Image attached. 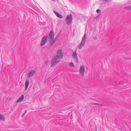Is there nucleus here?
<instances>
[{"label": "nucleus", "instance_id": "4", "mask_svg": "<svg viewBox=\"0 0 131 131\" xmlns=\"http://www.w3.org/2000/svg\"><path fill=\"white\" fill-rule=\"evenodd\" d=\"M48 38V36H44L42 38L40 43L41 46H44L47 42L48 40H49Z\"/></svg>", "mask_w": 131, "mask_h": 131}, {"label": "nucleus", "instance_id": "28", "mask_svg": "<svg viewBox=\"0 0 131 131\" xmlns=\"http://www.w3.org/2000/svg\"><path fill=\"white\" fill-rule=\"evenodd\" d=\"M26 113H25V112H24V114H25Z\"/></svg>", "mask_w": 131, "mask_h": 131}, {"label": "nucleus", "instance_id": "15", "mask_svg": "<svg viewBox=\"0 0 131 131\" xmlns=\"http://www.w3.org/2000/svg\"><path fill=\"white\" fill-rule=\"evenodd\" d=\"M89 104L92 105H97V106L99 107H101L103 106V105L102 104L98 103H90Z\"/></svg>", "mask_w": 131, "mask_h": 131}, {"label": "nucleus", "instance_id": "7", "mask_svg": "<svg viewBox=\"0 0 131 131\" xmlns=\"http://www.w3.org/2000/svg\"><path fill=\"white\" fill-rule=\"evenodd\" d=\"M29 73H27V74L28 77L29 78L30 77L34 75L36 73V71L35 70H33L29 71Z\"/></svg>", "mask_w": 131, "mask_h": 131}, {"label": "nucleus", "instance_id": "17", "mask_svg": "<svg viewBox=\"0 0 131 131\" xmlns=\"http://www.w3.org/2000/svg\"><path fill=\"white\" fill-rule=\"evenodd\" d=\"M125 8L128 9H131V6H129L126 7Z\"/></svg>", "mask_w": 131, "mask_h": 131}, {"label": "nucleus", "instance_id": "12", "mask_svg": "<svg viewBox=\"0 0 131 131\" xmlns=\"http://www.w3.org/2000/svg\"><path fill=\"white\" fill-rule=\"evenodd\" d=\"M29 80H27L26 81V82L25 83V90H26L27 89V88H28V85H29Z\"/></svg>", "mask_w": 131, "mask_h": 131}, {"label": "nucleus", "instance_id": "11", "mask_svg": "<svg viewBox=\"0 0 131 131\" xmlns=\"http://www.w3.org/2000/svg\"><path fill=\"white\" fill-rule=\"evenodd\" d=\"M87 35L86 33H85L84 34V36L82 37V41L85 42L87 39Z\"/></svg>", "mask_w": 131, "mask_h": 131}, {"label": "nucleus", "instance_id": "19", "mask_svg": "<svg viewBox=\"0 0 131 131\" xmlns=\"http://www.w3.org/2000/svg\"><path fill=\"white\" fill-rule=\"evenodd\" d=\"M59 34L54 39L57 41L59 38Z\"/></svg>", "mask_w": 131, "mask_h": 131}, {"label": "nucleus", "instance_id": "22", "mask_svg": "<svg viewBox=\"0 0 131 131\" xmlns=\"http://www.w3.org/2000/svg\"><path fill=\"white\" fill-rule=\"evenodd\" d=\"M112 0H107V2H109L111 1Z\"/></svg>", "mask_w": 131, "mask_h": 131}, {"label": "nucleus", "instance_id": "13", "mask_svg": "<svg viewBox=\"0 0 131 131\" xmlns=\"http://www.w3.org/2000/svg\"><path fill=\"white\" fill-rule=\"evenodd\" d=\"M24 96L23 95H22L18 100L16 102L18 103L22 101L24 99Z\"/></svg>", "mask_w": 131, "mask_h": 131}, {"label": "nucleus", "instance_id": "2", "mask_svg": "<svg viewBox=\"0 0 131 131\" xmlns=\"http://www.w3.org/2000/svg\"><path fill=\"white\" fill-rule=\"evenodd\" d=\"M72 16L71 14L67 16L65 19L66 23L67 24H70L72 23Z\"/></svg>", "mask_w": 131, "mask_h": 131}, {"label": "nucleus", "instance_id": "14", "mask_svg": "<svg viewBox=\"0 0 131 131\" xmlns=\"http://www.w3.org/2000/svg\"><path fill=\"white\" fill-rule=\"evenodd\" d=\"M5 119L4 116L2 114L0 113V120L4 121L5 120Z\"/></svg>", "mask_w": 131, "mask_h": 131}, {"label": "nucleus", "instance_id": "5", "mask_svg": "<svg viewBox=\"0 0 131 131\" xmlns=\"http://www.w3.org/2000/svg\"><path fill=\"white\" fill-rule=\"evenodd\" d=\"M57 55L55 56H58V57L61 58L63 57V53L62 52V50L60 49L58 50L57 51Z\"/></svg>", "mask_w": 131, "mask_h": 131}, {"label": "nucleus", "instance_id": "10", "mask_svg": "<svg viewBox=\"0 0 131 131\" xmlns=\"http://www.w3.org/2000/svg\"><path fill=\"white\" fill-rule=\"evenodd\" d=\"M53 11L54 12L58 17L60 18H63V16L60 15V14L58 12L55 11L54 10H53Z\"/></svg>", "mask_w": 131, "mask_h": 131}, {"label": "nucleus", "instance_id": "3", "mask_svg": "<svg viewBox=\"0 0 131 131\" xmlns=\"http://www.w3.org/2000/svg\"><path fill=\"white\" fill-rule=\"evenodd\" d=\"M54 31L52 30H51L49 32L48 36H46L48 37V39L49 40L50 43L53 40L54 38Z\"/></svg>", "mask_w": 131, "mask_h": 131}, {"label": "nucleus", "instance_id": "21", "mask_svg": "<svg viewBox=\"0 0 131 131\" xmlns=\"http://www.w3.org/2000/svg\"><path fill=\"white\" fill-rule=\"evenodd\" d=\"M100 2H101L102 1H106V0H100Z\"/></svg>", "mask_w": 131, "mask_h": 131}, {"label": "nucleus", "instance_id": "25", "mask_svg": "<svg viewBox=\"0 0 131 131\" xmlns=\"http://www.w3.org/2000/svg\"><path fill=\"white\" fill-rule=\"evenodd\" d=\"M93 38H94V39L95 40L96 39V38H95V37H94Z\"/></svg>", "mask_w": 131, "mask_h": 131}, {"label": "nucleus", "instance_id": "29", "mask_svg": "<svg viewBox=\"0 0 131 131\" xmlns=\"http://www.w3.org/2000/svg\"><path fill=\"white\" fill-rule=\"evenodd\" d=\"M57 0V1H58V0Z\"/></svg>", "mask_w": 131, "mask_h": 131}, {"label": "nucleus", "instance_id": "16", "mask_svg": "<svg viewBox=\"0 0 131 131\" xmlns=\"http://www.w3.org/2000/svg\"><path fill=\"white\" fill-rule=\"evenodd\" d=\"M57 41L55 39H54L52 42H51L50 43H51L50 45L51 46H52L53 44H54V43L56 41Z\"/></svg>", "mask_w": 131, "mask_h": 131}, {"label": "nucleus", "instance_id": "1", "mask_svg": "<svg viewBox=\"0 0 131 131\" xmlns=\"http://www.w3.org/2000/svg\"><path fill=\"white\" fill-rule=\"evenodd\" d=\"M60 59L58 56H54L52 60L51 63L52 66L53 67L57 65L60 61Z\"/></svg>", "mask_w": 131, "mask_h": 131}, {"label": "nucleus", "instance_id": "8", "mask_svg": "<svg viewBox=\"0 0 131 131\" xmlns=\"http://www.w3.org/2000/svg\"><path fill=\"white\" fill-rule=\"evenodd\" d=\"M72 56L75 60L76 61V62L77 63L78 62V59L76 51H74L73 52L72 55Z\"/></svg>", "mask_w": 131, "mask_h": 131}, {"label": "nucleus", "instance_id": "24", "mask_svg": "<svg viewBox=\"0 0 131 131\" xmlns=\"http://www.w3.org/2000/svg\"><path fill=\"white\" fill-rule=\"evenodd\" d=\"M96 131H97V127L96 126H95Z\"/></svg>", "mask_w": 131, "mask_h": 131}, {"label": "nucleus", "instance_id": "26", "mask_svg": "<svg viewBox=\"0 0 131 131\" xmlns=\"http://www.w3.org/2000/svg\"><path fill=\"white\" fill-rule=\"evenodd\" d=\"M51 0L53 1H55V0Z\"/></svg>", "mask_w": 131, "mask_h": 131}, {"label": "nucleus", "instance_id": "27", "mask_svg": "<svg viewBox=\"0 0 131 131\" xmlns=\"http://www.w3.org/2000/svg\"><path fill=\"white\" fill-rule=\"evenodd\" d=\"M26 111H26H26H25V113H26Z\"/></svg>", "mask_w": 131, "mask_h": 131}, {"label": "nucleus", "instance_id": "20", "mask_svg": "<svg viewBox=\"0 0 131 131\" xmlns=\"http://www.w3.org/2000/svg\"><path fill=\"white\" fill-rule=\"evenodd\" d=\"M100 10L99 9H97L96 10V12L97 13H99L100 12Z\"/></svg>", "mask_w": 131, "mask_h": 131}, {"label": "nucleus", "instance_id": "6", "mask_svg": "<svg viewBox=\"0 0 131 131\" xmlns=\"http://www.w3.org/2000/svg\"><path fill=\"white\" fill-rule=\"evenodd\" d=\"M79 71L80 73L81 74V76L83 77V76L84 73V67L83 66H81L80 67Z\"/></svg>", "mask_w": 131, "mask_h": 131}, {"label": "nucleus", "instance_id": "18", "mask_svg": "<svg viewBox=\"0 0 131 131\" xmlns=\"http://www.w3.org/2000/svg\"><path fill=\"white\" fill-rule=\"evenodd\" d=\"M70 66L72 67H74V64L72 62H71L70 63Z\"/></svg>", "mask_w": 131, "mask_h": 131}, {"label": "nucleus", "instance_id": "9", "mask_svg": "<svg viewBox=\"0 0 131 131\" xmlns=\"http://www.w3.org/2000/svg\"><path fill=\"white\" fill-rule=\"evenodd\" d=\"M85 42L83 41H81V43L79 46L78 47L79 49H81L83 46H84L85 45Z\"/></svg>", "mask_w": 131, "mask_h": 131}, {"label": "nucleus", "instance_id": "23", "mask_svg": "<svg viewBox=\"0 0 131 131\" xmlns=\"http://www.w3.org/2000/svg\"><path fill=\"white\" fill-rule=\"evenodd\" d=\"M25 114H24V113H23V114L22 115V116L23 117V116L25 115Z\"/></svg>", "mask_w": 131, "mask_h": 131}]
</instances>
